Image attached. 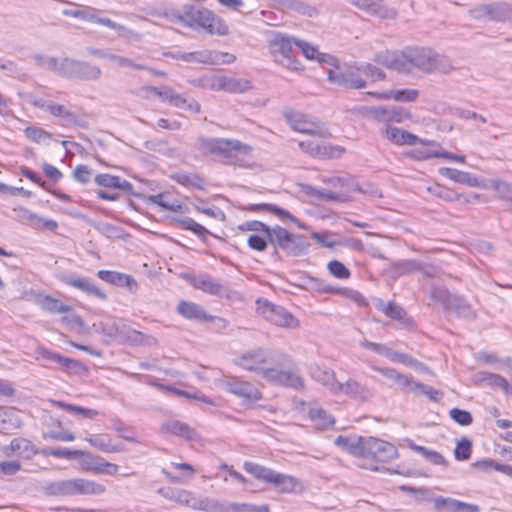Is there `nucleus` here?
Segmentation results:
<instances>
[{
  "label": "nucleus",
  "mask_w": 512,
  "mask_h": 512,
  "mask_svg": "<svg viewBox=\"0 0 512 512\" xmlns=\"http://www.w3.org/2000/svg\"><path fill=\"white\" fill-rule=\"evenodd\" d=\"M374 61L403 75L416 73H448L452 70L450 60L429 47L407 46L402 50H385L375 55Z\"/></svg>",
  "instance_id": "f257e3e1"
},
{
  "label": "nucleus",
  "mask_w": 512,
  "mask_h": 512,
  "mask_svg": "<svg viewBox=\"0 0 512 512\" xmlns=\"http://www.w3.org/2000/svg\"><path fill=\"white\" fill-rule=\"evenodd\" d=\"M198 148L204 153L217 155L224 164L247 166L253 148L237 139L205 138L197 139Z\"/></svg>",
  "instance_id": "f03ea898"
},
{
  "label": "nucleus",
  "mask_w": 512,
  "mask_h": 512,
  "mask_svg": "<svg viewBox=\"0 0 512 512\" xmlns=\"http://www.w3.org/2000/svg\"><path fill=\"white\" fill-rule=\"evenodd\" d=\"M234 363L246 371L257 373L264 379V372L270 370L271 366L290 365L292 359L284 353L257 348L243 353L234 360Z\"/></svg>",
  "instance_id": "7ed1b4c3"
},
{
  "label": "nucleus",
  "mask_w": 512,
  "mask_h": 512,
  "mask_svg": "<svg viewBox=\"0 0 512 512\" xmlns=\"http://www.w3.org/2000/svg\"><path fill=\"white\" fill-rule=\"evenodd\" d=\"M105 491L104 485L83 478L54 481L45 486L46 494L56 497L100 495Z\"/></svg>",
  "instance_id": "20e7f679"
},
{
  "label": "nucleus",
  "mask_w": 512,
  "mask_h": 512,
  "mask_svg": "<svg viewBox=\"0 0 512 512\" xmlns=\"http://www.w3.org/2000/svg\"><path fill=\"white\" fill-rule=\"evenodd\" d=\"M296 39L279 32H272L268 38L270 53L278 64L291 71L302 69L301 63L294 56L293 44Z\"/></svg>",
  "instance_id": "39448f33"
},
{
  "label": "nucleus",
  "mask_w": 512,
  "mask_h": 512,
  "mask_svg": "<svg viewBox=\"0 0 512 512\" xmlns=\"http://www.w3.org/2000/svg\"><path fill=\"white\" fill-rule=\"evenodd\" d=\"M398 456V450L393 444L374 437H363L360 457L387 463Z\"/></svg>",
  "instance_id": "423d86ee"
},
{
  "label": "nucleus",
  "mask_w": 512,
  "mask_h": 512,
  "mask_svg": "<svg viewBox=\"0 0 512 512\" xmlns=\"http://www.w3.org/2000/svg\"><path fill=\"white\" fill-rule=\"evenodd\" d=\"M258 312L270 323L288 329L299 327V320L284 307L273 304L267 300L257 301Z\"/></svg>",
  "instance_id": "0eeeda50"
},
{
  "label": "nucleus",
  "mask_w": 512,
  "mask_h": 512,
  "mask_svg": "<svg viewBox=\"0 0 512 512\" xmlns=\"http://www.w3.org/2000/svg\"><path fill=\"white\" fill-rule=\"evenodd\" d=\"M102 75L99 66L86 61L64 58L62 77L80 81H97Z\"/></svg>",
  "instance_id": "6e6552de"
},
{
  "label": "nucleus",
  "mask_w": 512,
  "mask_h": 512,
  "mask_svg": "<svg viewBox=\"0 0 512 512\" xmlns=\"http://www.w3.org/2000/svg\"><path fill=\"white\" fill-rule=\"evenodd\" d=\"M157 493L175 503L194 510H207L210 508L209 500L197 496L194 492L174 487H161Z\"/></svg>",
  "instance_id": "1a4fd4ad"
},
{
  "label": "nucleus",
  "mask_w": 512,
  "mask_h": 512,
  "mask_svg": "<svg viewBox=\"0 0 512 512\" xmlns=\"http://www.w3.org/2000/svg\"><path fill=\"white\" fill-rule=\"evenodd\" d=\"M360 73H362L360 66H348L346 68L336 67V69H329L327 72L328 80L338 86L347 89H362L367 86Z\"/></svg>",
  "instance_id": "9d476101"
},
{
  "label": "nucleus",
  "mask_w": 512,
  "mask_h": 512,
  "mask_svg": "<svg viewBox=\"0 0 512 512\" xmlns=\"http://www.w3.org/2000/svg\"><path fill=\"white\" fill-rule=\"evenodd\" d=\"M285 119L294 131L318 138H324L327 135V131L324 129L323 124L316 121L309 115L298 111H289L285 113Z\"/></svg>",
  "instance_id": "9b49d317"
},
{
  "label": "nucleus",
  "mask_w": 512,
  "mask_h": 512,
  "mask_svg": "<svg viewBox=\"0 0 512 512\" xmlns=\"http://www.w3.org/2000/svg\"><path fill=\"white\" fill-rule=\"evenodd\" d=\"M317 137L298 143L299 148L304 153L319 159H334L341 157L345 148L338 145H332Z\"/></svg>",
  "instance_id": "f8f14e48"
},
{
  "label": "nucleus",
  "mask_w": 512,
  "mask_h": 512,
  "mask_svg": "<svg viewBox=\"0 0 512 512\" xmlns=\"http://www.w3.org/2000/svg\"><path fill=\"white\" fill-rule=\"evenodd\" d=\"M192 19L198 27L204 29L209 34L224 36L229 32L225 22L208 9H199L193 12Z\"/></svg>",
  "instance_id": "ddd939ff"
},
{
  "label": "nucleus",
  "mask_w": 512,
  "mask_h": 512,
  "mask_svg": "<svg viewBox=\"0 0 512 512\" xmlns=\"http://www.w3.org/2000/svg\"><path fill=\"white\" fill-rule=\"evenodd\" d=\"M58 279L75 289L80 290L88 296L98 298L105 301L107 299L106 293L101 290L98 285L89 277H79L72 275H60Z\"/></svg>",
  "instance_id": "4468645a"
},
{
  "label": "nucleus",
  "mask_w": 512,
  "mask_h": 512,
  "mask_svg": "<svg viewBox=\"0 0 512 512\" xmlns=\"http://www.w3.org/2000/svg\"><path fill=\"white\" fill-rule=\"evenodd\" d=\"M264 379L272 384L295 389H300L304 386V382L297 372L292 370H282L273 366H271L270 370H266L264 372Z\"/></svg>",
  "instance_id": "2eb2a0df"
},
{
  "label": "nucleus",
  "mask_w": 512,
  "mask_h": 512,
  "mask_svg": "<svg viewBox=\"0 0 512 512\" xmlns=\"http://www.w3.org/2000/svg\"><path fill=\"white\" fill-rule=\"evenodd\" d=\"M223 386L228 392L243 398L245 401L256 402L262 399L260 390L250 382L229 379L223 381Z\"/></svg>",
  "instance_id": "dca6fc26"
},
{
  "label": "nucleus",
  "mask_w": 512,
  "mask_h": 512,
  "mask_svg": "<svg viewBox=\"0 0 512 512\" xmlns=\"http://www.w3.org/2000/svg\"><path fill=\"white\" fill-rule=\"evenodd\" d=\"M1 451L6 457L15 455L26 460L32 459L39 453L36 446L30 440L22 437L12 439L8 445H4L1 448Z\"/></svg>",
  "instance_id": "f3484780"
},
{
  "label": "nucleus",
  "mask_w": 512,
  "mask_h": 512,
  "mask_svg": "<svg viewBox=\"0 0 512 512\" xmlns=\"http://www.w3.org/2000/svg\"><path fill=\"white\" fill-rule=\"evenodd\" d=\"M386 137L389 141L398 146L415 145L417 143L423 146H438V142L428 139H420L417 135L398 127H387L385 130Z\"/></svg>",
  "instance_id": "a211bd4d"
},
{
  "label": "nucleus",
  "mask_w": 512,
  "mask_h": 512,
  "mask_svg": "<svg viewBox=\"0 0 512 512\" xmlns=\"http://www.w3.org/2000/svg\"><path fill=\"white\" fill-rule=\"evenodd\" d=\"M244 470L257 480L272 484L275 489L280 485L285 474L279 473L271 468L259 465L257 463L246 461L243 465Z\"/></svg>",
  "instance_id": "6ab92c4d"
},
{
  "label": "nucleus",
  "mask_w": 512,
  "mask_h": 512,
  "mask_svg": "<svg viewBox=\"0 0 512 512\" xmlns=\"http://www.w3.org/2000/svg\"><path fill=\"white\" fill-rule=\"evenodd\" d=\"M188 282L196 289L215 296H222L227 291L221 283L207 274L190 275Z\"/></svg>",
  "instance_id": "aec40b11"
},
{
  "label": "nucleus",
  "mask_w": 512,
  "mask_h": 512,
  "mask_svg": "<svg viewBox=\"0 0 512 512\" xmlns=\"http://www.w3.org/2000/svg\"><path fill=\"white\" fill-rule=\"evenodd\" d=\"M97 276L99 279L109 284L118 287H126L131 293H135L138 289L137 281L128 274L111 270H99Z\"/></svg>",
  "instance_id": "412c9836"
},
{
  "label": "nucleus",
  "mask_w": 512,
  "mask_h": 512,
  "mask_svg": "<svg viewBox=\"0 0 512 512\" xmlns=\"http://www.w3.org/2000/svg\"><path fill=\"white\" fill-rule=\"evenodd\" d=\"M344 394L357 401H368L372 397L371 390L365 385L354 379H348L346 382H339L337 395Z\"/></svg>",
  "instance_id": "4be33fe9"
},
{
  "label": "nucleus",
  "mask_w": 512,
  "mask_h": 512,
  "mask_svg": "<svg viewBox=\"0 0 512 512\" xmlns=\"http://www.w3.org/2000/svg\"><path fill=\"white\" fill-rule=\"evenodd\" d=\"M161 431L166 434L181 437L187 441H198L199 434L187 423L179 420H169L162 424Z\"/></svg>",
  "instance_id": "5701e85b"
},
{
  "label": "nucleus",
  "mask_w": 512,
  "mask_h": 512,
  "mask_svg": "<svg viewBox=\"0 0 512 512\" xmlns=\"http://www.w3.org/2000/svg\"><path fill=\"white\" fill-rule=\"evenodd\" d=\"M37 353L45 360L56 363L63 370L67 372H77L81 368V363L75 359H71L61 354L48 350L46 348L40 347L37 350Z\"/></svg>",
  "instance_id": "b1692460"
},
{
  "label": "nucleus",
  "mask_w": 512,
  "mask_h": 512,
  "mask_svg": "<svg viewBox=\"0 0 512 512\" xmlns=\"http://www.w3.org/2000/svg\"><path fill=\"white\" fill-rule=\"evenodd\" d=\"M368 94L380 100L394 99L398 102H414L419 96V91L417 89H400L384 92H369Z\"/></svg>",
  "instance_id": "393cba45"
},
{
  "label": "nucleus",
  "mask_w": 512,
  "mask_h": 512,
  "mask_svg": "<svg viewBox=\"0 0 512 512\" xmlns=\"http://www.w3.org/2000/svg\"><path fill=\"white\" fill-rule=\"evenodd\" d=\"M178 313L184 318L196 321H212L213 316L205 312L198 304L188 301H180L177 308Z\"/></svg>",
  "instance_id": "a878e982"
},
{
  "label": "nucleus",
  "mask_w": 512,
  "mask_h": 512,
  "mask_svg": "<svg viewBox=\"0 0 512 512\" xmlns=\"http://www.w3.org/2000/svg\"><path fill=\"white\" fill-rule=\"evenodd\" d=\"M311 375L313 379L325 386L332 394L337 395L339 381L336 379L333 370L315 366L311 370Z\"/></svg>",
  "instance_id": "bb28decb"
},
{
  "label": "nucleus",
  "mask_w": 512,
  "mask_h": 512,
  "mask_svg": "<svg viewBox=\"0 0 512 512\" xmlns=\"http://www.w3.org/2000/svg\"><path fill=\"white\" fill-rule=\"evenodd\" d=\"M75 9H65L62 11L64 16H69L72 18L82 19L88 22H93L99 24V21L103 19L100 17L101 11L91 7V6H83L78 4H73Z\"/></svg>",
  "instance_id": "cd10ccee"
},
{
  "label": "nucleus",
  "mask_w": 512,
  "mask_h": 512,
  "mask_svg": "<svg viewBox=\"0 0 512 512\" xmlns=\"http://www.w3.org/2000/svg\"><path fill=\"white\" fill-rule=\"evenodd\" d=\"M350 3L361 10L380 17H394L396 14L394 10H388L382 4V0H351Z\"/></svg>",
  "instance_id": "c85d7f7f"
},
{
  "label": "nucleus",
  "mask_w": 512,
  "mask_h": 512,
  "mask_svg": "<svg viewBox=\"0 0 512 512\" xmlns=\"http://www.w3.org/2000/svg\"><path fill=\"white\" fill-rule=\"evenodd\" d=\"M88 53L92 56L114 62L119 67H130L136 70L144 69L143 65L135 64L130 58L110 53L107 50L90 48L88 49Z\"/></svg>",
  "instance_id": "c756f323"
},
{
  "label": "nucleus",
  "mask_w": 512,
  "mask_h": 512,
  "mask_svg": "<svg viewBox=\"0 0 512 512\" xmlns=\"http://www.w3.org/2000/svg\"><path fill=\"white\" fill-rule=\"evenodd\" d=\"M438 172L440 175L447 177L456 183L466 184L470 187H475L478 185L477 178L469 172L460 171L450 167H441L439 168Z\"/></svg>",
  "instance_id": "7c9ffc66"
},
{
  "label": "nucleus",
  "mask_w": 512,
  "mask_h": 512,
  "mask_svg": "<svg viewBox=\"0 0 512 512\" xmlns=\"http://www.w3.org/2000/svg\"><path fill=\"white\" fill-rule=\"evenodd\" d=\"M487 18L493 21H507L511 19L512 6L507 3L485 4L483 9Z\"/></svg>",
  "instance_id": "2f4dec72"
},
{
  "label": "nucleus",
  "mask_w": 512,
  "mask_h": 512,
  "mask_svg": "<svg viewBox=\"0 0 512 512\" xmlns=\"http://www.w3.org/2000/svg\"><path fill=\"white\" fill-rule=\"evenodd\" d=\"M308 416L319 429H326L334 424V418L317 404L309 407Z\"/></svg>",
  "instance_id": "473e14b6"
},
{
  "label": "nucleus",
  "mask_w": 512,
  "mask_h": 512,
  "mask_svg": "<svg viewBox=\"0 0 512 512\" xmlns=\"http://www.w3.org/2000/svg\"><path fill=\"white\" fill-rule=\"evenodd\" d=\"M38 304L41 309L51 314H61L73 311V307L71 305L65 304L60 300L48 295L39 297Z\"/></svg>",
  "instance_id": "72a5a7b5"
},
{
  "label": "nucleus",
  "mask_w": 512,
  "mask_h": 512,
  "mask_svg": "<svg viewBox=\"0 0 512 512\" xmlns=\"http://www.w3.org/2000/svg\"><path fill=\"white\" fill-rule=\"evenodd\" d=\"M447 310L455 312L459 317L464 319L473 320L476 318V311L472 306L462 297L454 295Z\"/></svg>",
  "instance_id": "f704fd0d"
},
{
  "label": "nucleus",
  "mask_w": 512,
  "mask_h": 512,
  "mask_svg": "<svg viewBox=\"0 0 512 512\" xmlns=\"http://www.w3.org/2000/svg\"><path fill=\"white\" fill-rule=\"evenodd\" d=\"M309 244L305 237L298 234H291L287 243L283 247V251L291 256H300L308 250Z\"/></svg>",
  "instance_id": "c9c22d12"
},
{
  "label": "nucleus",
  "mask_w": 512,
  "mask_h": 512,
  "mask_svg": "<svg viewBox=\"0 0 512 512\" xmlns=\"http://www.w3.org/2000/svg\"><path fill=\"white\" fill-rule=\"evenodd\" d=\"M171 178L185 187H195L199 190L205 189V180L195 173L176 172L171 175Z\"/></svg>",
  "instance_id": "e433bc0d"
},
{
  "label": "nucleus",
  "mask_w": 512,
  "mask_h": 512,
  "mask_svg": "<svg viewBox=\"0 0 512 512\" xmlns=\"http://www.w3.org/2000/svg\"><path fill=\"white\" fill-rule=\"evenodd\" d=\"M21 212L22 218L35 229L46 228L50 231H54L58 227L56 221L44 219L28 209H21Z\"/></svg>",
  "instance_id": "4c0bfd02"
},
{
  "label": "nucleus",
  "mask_w": 512,
  "mask_h": 512,
  "mask_svg": "<svg viewBox=\"0 0 512 512\" xmlns=\"http://www.w3.org/2000/svg\"><path fill=\"white\" fill-rule=\"evenodd\" d=\"M212 50H201L195 52H177L170 55L175 59H180L184 62H196L200 64L210 65Z\"/></svg>",
  "instance_id": "58836bf2"
},
{
  "label": "nucleus",
  "mask_w": 512,
  "mask_h": 512,
  "mask_svg": "<svg viewBox=\"0 0 512 512\" xmlns=\"http://www.w3.org/2000/svg\"><path fill=\"white\" fill-rule=\"evenodd\" d=\"M282 9L290 10L302 15L313 16L316 9L301 0H274Z\"/></svg>",
  "instance_id": "ea45409f"
},
{
  "label": "nucleus",
  "mask_w": 512,
  "mask_h": 512,
  "mask_svg": "<svg viewBox=\"0 0 512 512\" xmlns=\"http://www.w3.org/2000/svg\"><path fill=\"white\" fill-rule=\"evenodd\" d=\"M252 89V83L245 78L224 76V91L228 93H245Z\"/></svg>",
  "instance_id": "a19ab883"
},
{
  "label": "nucleus",
  "mask_w": 512,
  "mask_h": 512,
  "mask_svg": "<svg viewBox=\"0 0 512 512\" xmlns=\"http://www.w3.org/2000/svg\"><path fill=\"white\" fill-rule=\"evenodd\" d=\"M33 59L37 66L53 71L58 75L62 76V67L64 66V58L59 60L56 57L44 56L36 54Z\"/></svg>",
  "instance_id": "79ce46f5"
},
{
  "label": "nucleus",
  "mask_w": 512,
  "mask_h": 512,
  "mask_svg": "<svg viewBox=\"0 0 512 512\" xmlns=\"http://www.w3.org/2000/svg\"><path fill=\"white\" fill-rule=\"evenodd\" d=\"M375 306L379 311L383 312L387 317L393 320L404 321L406 317L404 309L395 302H389L386 304L382 300H378Z\"/></svg>",
  "instance_id": "37998d69"
},
{
  "label": "nucleus",
  "mask_w": 512,
  "mask_h": 512,
  "mask_svg": "<svg viewBox=\"0 0 512 512\" xmlns=\"http://www.w3.org/2000/svg\"><path fill=\"white\" fill-rule=\"evenodd\" d=\"M291 234L292 233H290L285 228L276 225L270 228L267 238L269 244L273 245L275 248L283 249L285 243L288 242Z\"/></svg>",
  "instance_id": "c03bdc74"
},
{
  "label": "nucleus",
  "mask_w": 512,
  "mask_h": 512,
  "mask_svg": "<svg viewBox=\"0 0 512 512\" xmlns=\"http://www.w3.org/2000/svg\"><path fill=\"white\" fill-rule=\"evenodd\" d=\"M372 369L380 374H382L387 379L391 380L393 383L401 386V387H408L412 383V379L408 376L401 374L397 372L393 368L388 367H372Z\"/></svg>",
  "instance_id": "a18cd8bd"
},
{
  "label": "nucleus",
  "mask_w": 512,
  "mask_h": 512,
  "mask_svg": "<svg viewBox=\"0 0 512 512\" xmlns=\"http://www.w3.org/2000/svg\"><path fill=\"white\" fill-rule=\"evenodd\" d=\"M363 437H359L356 441H351L348 437L339 435L334 440V444L351 455L360 457Z\"/></svg>",
  "instance_id": "49530a36"
},
{
  "label": "nucleus",
  "mask_w": 512,
  "mask_h": 512,
  "mask_svg": "<svg viewBox=\"0 0 512 512\" xmlns=\"http://www.w3.org/2000/svg\"><path fill=\"white\" fill-rule=\"evenodd\" d=\"M86 440L95 448L106 453H114L122 450L121 447L113 445L107 435H94Z\"/></svg>",
  "instance_id": "de8ad7c7"
},
{
  "label": "nucleus",
  "mask_w": 512,
  "mask_h": 512,
  "mask_svg": "<svg viewBox=\"0 0 512 512\" xmlns=\"http://www.w3.org/2000/svg\"><path fill=\"white\" fill-rule=\"evenodd\" d=\"M276 490L280 493H300L304 490V485L298 478L285 474Z\"/></svg>",
  "instance_id": "09e8293b"
},
{
  "label": "nucleus",
  "mask_w": 512,
  "mask_h": 512,
  "mask_svg": "<svg viewBox=\"0 0 512 512\" xmlns=\"http://www.w3.org/2000/svg\"><path fill=\"white\" fill-rule=\"evenodd\" d=\"M47 110L56 117H60L63 120V125L71 126L77 123V116L69 111L65 106L59 104H51L47 107Z\"/></svg>",
  "instance_id": "8fccbe9b"
},
{
  "label": "nucleus",
  "mask_w": 512,
  "mask_h": 512,
  "mask_svg": "<svg viewBox=\"0 0 512 512\" xmlns=\"http://www.w3.org/2000/svg\"><path fill=\"white\" fill-rule=\"evenodd\" d=\"M305 283L310 290L320 293L336 294L338 289V287L327 283L325 280L312 276H307Z\"/></svg>",
  "instance_id": "3c124183"
},
{
  "label": "nucleus",
  "mask_w": 512,
  "mask_h": 512,
  "mask_svg": "<svg viewBox=\"0 0 512 512\" xmlns=\"http://www.w3.org/2000/svg\"><path fill=\"white\" fill-rule=\"evenodd\" d=\"M440 145L426 146V148H415L407 152V156L416 161L427 160L430 158H437Z\"/></svg>",
  "instance_id": "603ef678"
},
{
  "label": "nucleus",
  "mask_w": 512,
  "mask_h": 512,
  "mask_svg": "<svg viewBox=\"0 0 512 512\" xmlns=\"http://www.w3.org/2000/svg\"><path fill=\"white\" fill-rule=\"evenodd\" d=\"M427 191L433 196L448 202L459 200V195L455 191L440 184L427 187Z\"/></svg>",
  "instance_id": "864d4df0"
},
{
  "label": "nucleus",
  "mask_w": 512,
  "mask_h": 512,
  "mask_svg": "<svg viewBox=\"0 0 512 512\" xmlns=\"http://www.w3.org/2000/svg\"><path fill=\"white\" fill-rule=\"evenodd\" d=\"M454 295H451L448 289L442 286H432L430 290V298L441 305L447 310Z\"/></svg>",
  "instance_id": "5fc2aeb1"
},
{
  "label": "nucleus",
  "mask_w": 512,
  "mask_h": 512,
  "mask_svg": "<svg viewBox=\"0 0 512 512\" xmlns=\"http://www.w3.org/2000/svg\"><path fill=\"white\" fill-rule=\"evenodd\" d=\"M0 423L8 429H18L22 424L18 417V411L14 408H7L0 413Z\"/></svg>",
  "instance_id": "6e6d98bb"
},
{
  "label": "nucleus",
  "mask_w": 512,
  "mask_h": 512,
  "mask_svg": "<svg viewBox=\"0 0 512 512\" xmlns=\"http://www.w3.org/2000/svg\"><path fill=\"white\" fill-rule=\"evenodd\" d=\"M305 192L321 201H345V199L337 193L325 189H318L312 186H307Z\"/></svg>",
  "instance_id": "4d7b16f0"
},
{
  "label": "nucleus",
  "mask_w": 512,
  "mask_h": 512,
  "mask_svg": "<svg viewBox=\"0 0 512 512\" xmlns=\"http://www.w3.org/2000/svg\"><path fill=\"white\" fill-rule=\"evenodd\" d=\"M197 86L209 89L211 91H224V76L215 75L211 77H203L195 81Z\"/></svg>",
  "instance_id": "13d9d810"
},
{
  "label": "nucleus",
  "mask_w": 512,
  "mask_h": 512,
  "mask_svg": "<svg viewBox=\"0 0 512 512\" xmlns=\"http://www.w3.org/2000/svg\"><path fill=\"white\" fill-rule=\"evenodd\" d=\"M176 221L180 224V226L183 229L192 231L195 235H197L200 238H204L205 236L210 234V232L204 226L197 223L192 218H179L176 219Z\"/></svg>",
  "instance_id": "bf43d9fd"
},
{
  "label": "nucleus",
  "mask_w": 512,
  "mask_h": 512,
  "mask_svg": "<svg viewBox=\"0 0 512 512\" xmlns=\"http://www.w3.org/2000/svg\"><path fill=\"white\" fill-rule=\"evenodd\" d=\"M472 443L471 441L463 437L460 441H458L455 450H454V456L456 460L458 461H465L468 460L471 456L472 451Z\"/></svg>",
  "instance_id": "052dcab7"
},
{
  "label": "nucleus",
  "mask_w": 512,
  "mask_h": 512,
  "mask_svg": "<svg viewBox=\"0 0 512 512\" xmlns=\"http://www.w3.org/2000/svg\"><path fill=\"white\" fill-rule=\"evenodd\" d=\"M409 389L417 395H427L431 400H437L438 396L440 395L438 390L413 380L409 386Z\"/></svg>",
  "instance_id": "680f3d73"
},
{
  "label": "nucleus",
  "mask_w": 512,
  "mask_h": 512,
  "mask_svg": "<svg viewBox=\"0 0 512 512\" xmlns=\"http://www.w3.org/2000/svg\"><path fill=\"white\" fill-rule=\"evenodd\" d=\"M458 501L459 500L450 497L438 496L434 498L433 503L435 509L438 511L455 512L458 505Z\"/></svg>",
  "instance_id": "e2e57ef3"
},
{
  "label": "nucleus",
  "mask_w": 512,
  "mask_h": 512,
  "mask_svg": "<svg viewBox=\"0 0 512 512\" xmlns=\"http://www.w3.org/2000/svg\"><path fill=\"white\" fill-rule=\"evenodd\" d=\"M87 470L96 474L115 475L118 472V465L104 460H97V466H87Z\"/></svg>",
  "instance_id": "0e129e2a"
},
{
  "label": "nucleus",
  "mask_w": 512,
  "mask_h": 512,
  "mask_svg": "<svg viewBox=\"0 0 512 512\" xmlns=\"http://www.w3.org/2000/svg\"><path fill=\"white\" fill-rule=\"evenodd\" d=\"M360 69L362 71V74L370 78L372 82L386 79V73L373 64L367 63L360 65Z\"/></svg>",
  "instance_id": "69168bd1"
},
{
  "label": "nucleus",
  "mask_w": 512,
  "mask_h": 512,
  "mask_svg": "<svg viewBox=\"0 0 512 512\" xmlns=\"http://www.w3.org/2000/svg\"><path fill=\"white\" fill-rule=\"evenodd\" d=\"M491 186L498 193L499 198L512 202V184L501 180H493Z\"/></svg>",
  "instance_id": "338daca9"
},
{
  "label": "nucleus",
  "mask_w": 512,
  "mask_h": 512,
  "mask_svg": "<svg viewBox=\"0 0 512 512\" xmlns=\"http://www.w3.org/2000/svg\"><path fill=\"white\" fill-rule=\"evenodd\" d=\"M327 268L329 272L338 279H348L350 277L349 269L337 260L330 261Z\"/></svg>",
  "instance_id": "774afa93"
}]
</instances>
